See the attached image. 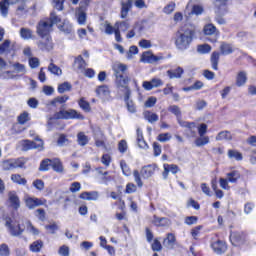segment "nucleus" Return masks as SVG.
<instances>
[{
  "instance_id": "obj_1",
  "label": "nucleus",
  "mask_w": 256,
  "mask_h": 256,
  "mask_svg": "<svg viewBox=\"0 0 256 256\" xmlns=\"http://www.w3.org/2000/svg\"><path fill=\"white\" fill-rule=\"evenodd\" d=\"M193 37H195V30L193 28L188 26L180 28L175 35L176 48L180 51L189 49V45L193 42Z\"/></svg>"
},
{
  "instance_id": "obj_2",
  "label": "nucleus",
  "mask_w": 256,
  "mask_h": 256,
  "mask_svg": "<svg viewBox=\"0 0 256 256\" xmlns=\"http://www.w3.org/2000/svg\"><path fill=\"white\" fill-rule=\"evenodd\" d=\"M5 227H7L8 233L12 237H19L20 235H23V231H25L24 228H21V224L11 218H6Z\"/></svg>"
},
{
  "instance_id": "obj_3",
  "label": "nucleus",
  "mask_w": 256,
  "mask_h": 256,
  "mask_svg": "<svg viewBox=\"0 0 256 256\" xmlns=\"http://www.w3.org/2000/svg\"><path fill=\"white\" fill-rule=\"evenodd\" d=\"M43 140L36 136L34 141L30 140H22L20 141V147H22V151H29L31 149H39V151H43Z\"/></svg>"
},
{
  "instance_id": "obj_4",
  "label": "nucleus",
  "mask_w": 256,
  "mask_h": 256,
  "mask_svg": "<svg viewBox=\"0 0 256 256\" xmlns=\"http://www.w3.org/2000/svg\"><path fill=\"white\" fill-rule=\"evenodd\" d=\"M23 201L27 209H35L36 207H41V205H45V200L37 198L35 196H31L29 194L24 195Z\"/></svg>"
},
{
  "instance_id": "obj_5",
  "label": "nucleus",
  "mask_w": 256,
  "mask_h": 256,
  "mask_svg": "<svg viewBox=\"0 0 256 256\" xmlns=\"http://www.w3.org/2000/svg\"><path fill=\"white\" fill-rule=\"evenodd\" d=\"M165 57H163V54L155 55L151 51H146L141 55L140 61L141 63H159V61H163Z\"/></svg>"
},
{
  "instance_id": "obj_6",
  "label": "nucleus",
  "mask_w": 256,
  "mask_h": 256,
  "mask_svg": "<svg viewBox=\"0 0 256 256\" xmlns=\"http://www.w3.org/2000/svg\"><path fill=\"white\" fill-rule=\"evenodd\" d=\"M53 30V24L48 20H41L37 26V33L40 37H49V33Z\"/></svg>"
},
{
  "instance_id": "obj_7",
  "label": "nucleus",
  "mask_w": 256,
  "mask_h": 256,
  "mask_svg": "<svg viewBox=\"0 0 256 256\" xmlns=\"http://www.w3.org/2000/svg\"><path fill=\"white\" fill-rule=\"evenodd\" d=\"M129 27H131V24L127 21L116 22L115 41H117V43H121L123 41L121 31H128Z\"/></svg>"
},
{
  "instance_id": "obj_8",
  "label": "nucleus",
  "mask_w": 256,
  "mask_h": 256,
  "mask_svg": "<svg viewBox=\"0 0 256 256\" xmlns=\"http://www.w3.org/2000/svg\"><path fill=\"white\" fill-rule=\"evenodd\" d=\"M164 83L161 78H152L150 81H144L142 83L143 89L145 91H152V89H157V87H163Z\"/></svg>"
},
{
  "instance_id": "obj_9",
  "label": "nucleus",
  "mask_w": 256,
  "mask_h": 256,
  "mask_svg": "<svg viewBox=\"0 0 256 256\" xmlns=\"http://www.w3.org/2000/svg\"><path fill=\"white\" fill-rule=\"evenodd\" d=\"M129 81H131V78L128 76H116V87H118V89H124L125 93H127L131 91V89H129Z\"/></svg>"
},
{
  "instance_id": "obj_10",
  "label": "nucleus",
  "mask_w": 256,
  "mask_h": 256,
  "mask_svg": "<svg viewBox=\"0 0 256 256\" xmlns=\"http://www.w3.org/2000/svg\"><path fill=\"white\" fill-rule=\"evenodd\" d=\"M21 0H2L0 1V13L2 17H7L9 13V5H15Z\"/></svg>"
},
{
  "instance_id": "obj_11",
  "label": "nucleus",
  "mask_w": 256,
  "mask_h": 256,
  "mask_svg": "<svg viewBox=\"0 0 256 256\" xmlns=\"http://www.w3.org/2000/svg\"><path fill=\"white\" fill-rule=\"evenodd\" d=\"M8 201L10 203V207L12 209H19L21 207V200L19 199V196L17 195V192L12 191L8 193Z\"/></svg>"
},
{
  "instance_id": "obj_12",
  "label": "nucleus",
  "mask_w": 256,
  "mask_h": 256,
  "mask_svg": "<svg viewBox=\"0 0 256 256\" xmlns=\"http://www.w3.org/2000/svg\"><path fill=\"white\" fill-rule=\"evenodd\" d=\"M155 171H157V165L152 164L144 166L141 169L140 174L143 177V179H149L150 177H153V175H155Z\"/></svg>"
},
{
  "instance_id": "obj_13",
  "label": "nucleus",
  "mask_w": 256,
  "mask_h": 256,
  "mask_svg": "<svg viewBox=\"0 0 256 256\" xmlns=\"http://www.w3.org/2000/svg\"><path fill=\"white\" fill-rule=\"evenodd\" d=\"M133 7V0H122L121 2V19H127L129 11Z\"/></svg>"
},
{
  "instance_id": "obj_14",
  "label": "nucleus",
  "mask_w": 256,
  "mask_h": 256,
  "mask_svg": "<svg viewBox=\"0 0 256 256\" xmlns=\"http://www.w3.org/2000/svg\"><path fill=\"white\" fill-rule=\"evenodd\" d=\"M38 47L42 51H51V49H53V42L51 41V37L42 36V40L39 42Z\"/></svg>"
},
{
  "instance_id": "obj_15",
  "label": "nucleus",
  "mask_w": 256,
  "mask_h": 256,
  "mask_svg": "<svg viewBox=\"0 0 256 256\" xmlns=\"http://www.w3.org/2000/svg\"><path fill=\"white\" fill-rule=\"evenodd\" d=\"M211 247L215 253L221 255L227 251V244L221 240H217L211 244Z\"/></svg>"
},
{
  "instance_id": "obj_16",
  "label": "nucleus",
  "mask_w": 256,
  "mask_h": 256,
  "mask_svg": "<svg viewBox=\"0 0 256 256\" xmlns=\"http://www.w3.org/2000/svg\"><path fill=\"white\" fill-rule=\"evenodd\" d=\"M164 171L162 173L163 178L167 179L169 177V173H173V175H176V173H179V166L175 164H164Z\"/></svg>"
},
{
  "instance_id": "obj_17",
  "label": "nucleus",
  "mask_w": 256,
  "mask_h": 256,
  "mask_svg": "<svg viewBox=\"0 0 256 256\" xmlns=\"http://www.w3.org/2000/svg\"><path fill=\"white\" fill-rule=\"evenodd\" d=\"M94 141L96 147H103L104 149L106 148L105 137L103 136V132L100 129L94 132Z\"/></svg>"
},
{
  "instance_id": "obj_18",
  "label": "nucleus",
  "mask_w": 256,
  "mask_h": 256,
  "mask_svg": "<svg viewBox=\"0 0 256 256\" xmlns=\"http://www.w3.org/2000/svg\"><path fill=\"white\" fill-rule=\"evenodd\" d=\"M129 97H131V91H127L124 95V101L126 103L127 110L129 113H136L137 108L135 107V103H133V100H131Z\"/></svg>"
},
{
  "instance_id": "obj_19",
  "label": "nucleus",
  "mask_w": 256,
  "mask_h": 256,
  "mask_svg": "<svg viewBox=\"0 0 256 256\" xmlns=\"http://www.w3.org/2000/svg\"><path fill=\"white\" fill-rule=\"evenodd\" d=\"M80 199H83L84 201H97V199H99V192H82L80 194Z\"/></svg>"
},
{
  "instance_id": "obj_20",
  "label": "nucleus",
  "mask_w": 256,
  "mask_h": 256,
  "mask_svg": "<svg viewBox=\"0 0 256 256\" xmlns=\"http://www.w3.org/2000/svg\"><path fill=\"white\" fill-rule=\"evenodd\" d=\"M215 7H217L218 15H225L228 11L227 0H215Z\"/></svg>"
},
{
  "instance_id": "obj_21",
  "label": "nucleus",
  "mask_w": 256,
  "mask_h": 256,
  "mask_svg": "<svg viewBox=\"0 0 256 256\" xmlns=\"http://www.w3.org/2000/svg\"><path fill=\"white\" fill-rule=\"evenodd\" d=\"M177 241V238L175 237V234L168 233L166 238L163 241L164 247H167V249H173L175 247V243Z\"/></svg>"
},
{
  "instance_id": "obj_22",
  "label": "nucleus",
  "mask_w": 256,
  "mask_h": 256,
  "mask_svg": "<svg viewBox=\"0 0 256 256\" xmlns=\"http://www.w3.org/2000/svg\"><path fill=\"white\" fill-rule=\"evenodd\" d=\"M112 70L114 71L115 77H121L123 76L121 73H125L127 71V65L117 62L113 64Z\"/></svg>"
},
{
  "instance_id": "obj_23",
  "label": "nucleus",
  "mask_w": 256,
  "mask_h": 256,
  "mask_svg": "<svg viewBox=\"0 0 256 256\" xmlns=\"http://www.w3.org/2000/svg\"><path fill=\"white\" fill-rule=\"evenodd\" d=\"M230 241L232 245L237 247V245H241L243 243V233L242 232H232L230 234Z\"/></svg>"
},
{
  "instance_id": "obj_24",
  "label": "nucleus",
  "mask_w": 256,
  "mask_h": 256,
  "mask_svg": "<svg viewBox=\"0 0 256 256\" xmlns=\"http://www.w3.org/2000/svg\"><path fill=\"white\" fill-rule=\"evenodd\" d=\"M13 51V45L11 44V40H5L0 45V55H9Z\"/></svg>"
},
{
  "instance_id": "obj_25",
  "label": "nucleus",
  "mask_w": 256,
  "mask_h": 256,
  "mask_svg": "<svg viewBox=\"0 0 256 256\" xmlns=\"http://www.w3.org/2000/svg\"><path fill=\"white\" fill-rule=\"evenodd\" d=\"M69 101V96H58L47 103V105L51 107H59V105H63V103H67Z\"/></svg>"
},
{
  "instance_id": "obj_26",
  "label": "nucleus",
  "mask_w": 256,
  "mask_h": 256,
  "mask_svg": "<svg viewBox=\"0 0 256 256\" xmlns=\"http://www.w3.org/2000/svg\"><path fill=\"white\" fill-rule=\"evenodd\" d=\"M247 83V72L246 71H240L236 75V86L237 87H243Z\"/></svg>"
},
{
  "instance_id": "obj_27",
  "label": "nucleus",
  "mask_w": 256,
  "mask_h": 256,
  "mask_svg": "<svg viewBox=\"0 0 256 256\" xmlns=\"http://www.w3.org/2000/svg\"><path fill=\"white\" fill-rule=\"evenodd\" d=\"M143 116H144V119L148 121V123H157V121H159V115L149 110L144 111Z\"/></svg>"
},
{
  "instance_id": "obj_28",
  "label": "nucleus",
  "mask_w": 256,
  "mask_h": 256,
  "mask_svg": "<svg viewBox=\"0 0 256 256\" xmlns=\"http://www.w3.org/2000/svg\"><path fill=\"white\" fill-rule=\"evenodd\" d=\"M136 133H137L138 147H140V149H148L149 146L147 145V142H145V138H143V131L137 128Z\"/></svg>"
},
{
  "instance_id": "obj_29",
  "label": "nucleus",
  "mask_w": 256,
  "mask_h": 256,
  "mask_svg": "<svg viewBox=\"0 0 256 256\" xmlns=\"http://www.w3.org/2000/svg\"><path fill=\"white\" fill-rule=\"evenodd\" d=\"M67 119H80V120H83V119H85V116H83L81 113H79L75 109H68V110H66V120Z\"/></svg>"
},
{
  "instance_id": "obj_30",
  "label": "nucleus",
  "mask_w": 256,
  "mask_h": 256,
  "mask_svg": "<svg viewBox=\"0 0 256 256\" xmlns=\"http://www.w3.org/2000/svg\"><path fill=\"white\" fill-rule=\"evenodd\" d=\"M226 179L229 181V183H237V181L241 179V173L237 170H232L226 174Z\"/></svg>"
},
{
  "instance_id": "obj_31",
  "label": "nucleus",
  "mask_w": 256,
  "mask_h": 256,
  "mask_svg": "<svg viewBox=\"0 0 256 256\" xmlns=\"http://www.w3.org/2000/svg\"><path fill=\"white\" fill-rule=\"evenodd\" d=\"M156 227H169L171 225V221L167 218H159L157 216H154V219L152 221Z\"/></svg>"
},
{
  "instance_id": "obj_32",
  "label": "nucleus",
  "mask_w": 256,
  "mask_h": 256,
  "mask_svg": "<svg viewBox=\"0 0 256 256\" xmlns=\"http://www.w3.org/2000/svg\"><path fill=\"white\" fill-rule=\"evenodd\" d=\"M228 159H234V161H243V154L236 149L228 150Z\"/></svg>"
},
{
  "instance_id": "obj_33",
  "label": "nucleus",
  "mask_w": 256,
  "mask_h": 256,
  "mask_svg": "<svg viewBox=\"0 0 256 256\" xmlns=\"http://www.w3.org/2000/svg\"><path fill=\"white\" fill-rule=\"evenodd\" d=\"M77 143L80 145V147H85V145L89 144V136L85 134V132H79L77 134Z\"/></svg>"
},
{
  "instance_id": "obj_34",
  "label": "nucleus",
  "mask_w": 256,
  "mask_h": 256,
  "mask_svg": "<svg viewBox=\"0 0 256 256\" xmlns=\"http://www.w3.org/2000/svg\"><path fill=\"white\" fill-rule=\"evenodd\" d=\"M233 139V134L229 131H221L216 136V141H231Z\"/></svg>"
},
{
  "instance_id": "obj_35",
  "label": "nucleus",
  "mask_w": 256,
  "mask_h": 256,
  "mask_svg": "<svg viewBox=\"0 0 256 256\" xmlns=\"http://www.w3.org/2000/svg\"><path fill=\"white\" fill-rule=\"evenodd\" d=\"M58 29L60 31H63V33H71V31H73V26H71V23H69V21L64 20L63 22H60V24H58Z\"/></svg>"
},
{
  "instance_id": "obj_36",
  "label": "nucleus",
  "mask_w": 256,
  "mask_h": 256,
  "mask_svg": "<svg viewBox=\"0 0 256 256\" xmlns=\"http://www.w3.org/2000/svg\"><path fill=\"white\" fill-rule=\"evenodd\" d=\"M167 75L170 79H179L183 75V68L178 67L175 70H168Z\"/></svg>"
},
{
  "instance_id": "obj_37",
  "label": "nucleus",
  "mask_w": 256,
  "mask_h": 256,
  "mask_svg": "<svg viewBox=\"0 0 256 256\" xmlns=\"http://www.w3.org/2000/svg\"><path fill=\"white\" fill-rule=\"evenodd\" d=\"M52 169L56 173H63V171H64L63 163L61 162V160L59 158H55L52 160Z\"/></svg>"
},
{
  "instance_id": "obj_38",
  "label": "nucleus",
  "mask_w": 256,
  "mask_h": 256,
  "mask_svg": "<svg viewBox=\"0 0 256 256\" xmlns=\"http://www.w3.org/2000/svg\"><path fill=\"white\" fill-rule=\"evenodd\" d=\"M17 121L19 125H25V123L31 121V114H29L27 111H24L17 117Z\"/></svg>"
},
{
  "instance_id": "obj_39",
  "label": "nucleus",
  "mask_w": 256,
  "mask_h": 256,
  "mask_svg": "<svg viewBox=\"0 0 256 256\" xmlns=\"http://www.w3.org/2000/svg\"><path fill=\"white\" fill-rule=\"evenodd\" d=\"M220 53L221 55H231V53H233V46H231V44L222 42L220 45Z\"/></svg>"
},
{
  "instance_id": "obj_40",
  "label": "nucleus",
  "mask_w": 256,
  "mask_h": 256,
  "mask_svg": "<svg viewBox=\"0 0 256 256\" xmlns=\"http://www.w3.org/2000/svg\"><path fill=\"white\" fill-rule=\"evenodd\" d=\"M11 181L16 183V185H27V179L23 178L20 174H12Z\"/></svg>"
},
{
  "instance_id": "obj_41",
  "label": "nucleus",
  "mask_w": 256,
  "mask_h": 256,
  "mask_svg": "<svg viewBox=\"0 0 256 256\" xmlns=\"http://www.w3.org/2000/svg\"><path fill=\"white\" fill-rule=\"evenodd\" d=\"M219 57L220 54L219 52H213L211 55V65H212V69H214V71H217L219 69Z\"/></svg>"
},
{
  "instance_id": "obj_42",
  "label": "nucleus",
  "mask_w": 256,
  "mask_h": 256,
  "mask_svg": "<svg viewBox=\"0 0 256 256\" xmlns=\"http://www.w3.org/2000/svg\"><path fill=\"white\" fill-rule=\"evenodd\" d=\"M96 93L98 95V97H100L101 99H103L104 97H109V87L107 86H99L96 89Z\"/></svg>"
},
{
  "instance_id": "obj_43",
  "label": "nucleus",
  "mask_w": 256,
  "mask_h": 256,
  "mask_svg": "<svg viewBox=\"0 0 256 256\" xmlns=\"http://www.w3.org/2000/svg\"><path fill=\"white\" fill-rule=\"evenodd\" d=\"M42 248H43V241L41 240L34 241L30 245V251H32V253H39V251H41Z\"/></svg>"
},
{
  "instance_id": "obj_44",
  "label": "nucleus",
  "mask_w": 256,
  "mask_h": 256,
  "mask_svg": "<svg viewBox=\"0 0 256 256\" xmlns=\"http://www.w3.org/2000/svg\"><path fill=\"white\" fill-rule=\"evenodd\" d=\"M74 65L77 67V69L83 70L85 67H87V62H85L83 56H78L75 58Z\"/></svg>"
},
{
  "instance_id": "obj_45",
  "label": "nucleus",
  "mask_w": 256,
  "mask_h": 256,
  "mask_svg": "<svg viewBox=\"0 0 256 256\" xmlns=\"http://www.w3.org/2000/svg\"><path fill=\"white\" fill-rule=\"evenodd\" d=\"M209 143V136H200L195 140L196 147H203V145H208Z\"/></svg>"
},
{
  "instance_id": "obj_46",
  "label": "nucleus",
  "mask_w": 256,
  "mask_h": 256,
  "mask_svg": "<svg viewBox=\"0 0 256 256\" xmlns=\"http://www.w3.org/2000/svg\"><path fill=\"white\" fill-rule=\"evenodd\" d=\"M79 107L80 109H82L83 111H85L86 113H89V111H91V105L89 104V102H87L85 100V98H81L78 101Z\"/></svg>"
},
{
  "instance_id": "obj_47",
  "label": "nucleus",
  "mask_w": 256,
  "mask_h": 256,
  "mask_svg": "<svg viewBox=\"0 0 256 256\" xmlns=\"http://www.w3.org/2000/svg\"><path fill=\"white\" fill-rule=\"evenodd\" d=\"M26 231L30 233V235H39V229L34 227L31 221L26 222Z\"/></svg>"
},
{
  "instance_id": "obj_48",
  "label": "nucleus",
  "mask_w": 256,
  "mask_h": 256,
  "mask_svg": "<svg viewBox=\"0 0 256 256\" xmlns=\"http://www.w3.org/2000/svg\"><path fill=\"white\" fill-rule=\"evenodd\" d=\"M168 111L172 113V115H175L177 119H180L181 117V108L177 105H171L168 107Z\"/></svg>"
},
{
  "instance_id": "obj_49",
  "label": "nucleus",
  "mask_w": 256,
  "mask_h": 256,
  "mask_svg": "<svg viewBox=\"0 0 256 256\" xmlns=\"http://www.w3.org/2000/svg\"><path fill=\"white\" fill-rule=\"evenodd\" d=\"M120 167L122 169L123 175L126 177H130L131 175V168L127 165V162L125 160L120 161Z\"/></svg>"
},
{
  "instance_id": "obj_50",
  "label": "nucleus",
  "mask_w": 256,
  "mask_h": 256,
  "mask_svg": "<svg viewBox=\"0 0 256 256\" xmlns=\"http://www.w3.org/2000/svg\"><path fill=\"white\" fill-rule=\"evenodd\" d=\"M203 31L206 35H215L217 28L213 24H207L204 26Z\"/></svg>"
},
{
  "instance_id": "obj_51",
  "label": "nucleus",
  "mask_w": 256,
  "mask_h": 256,
  "mask_svg": "<svg viewBox=\"0 0 256 256\" xmlns=\"http://www.w3.org/2000/svg\"><path fill=\"white\" fill-rule=\"evenodd\" d=\"M77 21L79 25H85V21H87V14H85L83 10H78Z\"/></svg>"
},
{
  "instance_id": "obj_52",
  "label": "nucleus",
  "mask_w": 256,
  "mask_h": 256,
  "mask_svg": "<svg viewBox=\"0 0 256 256\" xmlns=\"http://www.w3.org/2000/svg\"><path fill=\"white\" fill-rule=\"evenodd\" d=\"M48 71H50V73H52L53 75H62L63 71L61 70V68H59L57 65L51 63L48 66Z\"/></svg>"
},
{
  "instance_id": "obj_53",
  "label": "nucleus",
  "mask_w": 256,
  "mask_h": 256,
  "mask_svg": "<svg viewBox=\"0 0 256 256\" xmlns=\"http://www.w3.org/2000/svg\"><path fill=\"white\" fill-rule=\"evenodd\" d=\"M198 53L205 55L207 53H211V46L209 44L199 45L197 48Z\"/></svg>"
},
{
  "instance_id": "obj_54",
  "label": "nucleus",
  "mask_w": 256,
  "mask_h": 256,
  "mask_svg": "<svg viewBox=\"0 0 256 256\" xmlns=\"http://www.w3.org/2000/svg\"><path fill=\"white\" fill-rule=\"evenodd\" d=\"M71 83L64 82L58 85V93H66V91H71Z\"/></svg>"
},
{
  "instance_id": "obj_55",
  "label": "nucleus",
  "mask_w": 256,
  "mask_h": 256,
  "mask_svg": "<svg viewBox=\"0 0 256 256\" xmlns=\"http://www.w3.org/2000/svg\"><path fill=\"white\" fill-rule=\"evenodd\" d=\"M177 121H178L180 127H187V129H190V130L195 129V123H194V122H186V121H183V120L181 119V117L178 118Z\"/></svg>"
},
{
  "instance_id": "obj_56",
  "label": "nucleus",
  "mask_w": 256,
  "mask_h": 256,
  "mask_svg": "<svg viewBox=\"0 0 256 256\" xmlns=\"http://www.w3.org/2000/svg\"><path fill=\"white\" fill-rule=\"evenodd\" d=\"M47 21H50L53 25H61V18L55 14V12H52L50 14V19H47Z\"/></svg>"
},
{
  "instance_id": "obj_57",
  "label": "nucleus",
  "mask_w": 256,
  "mask_h": 256,
  "mask_svg": "<svg viewBox=\"0 0 256 256\" xmlns=\"http://www.w3.org/2000/svg\"><path fill=\"white\" fill-rule=\"evenodd\" d=\"M57 144L59 145V147L69 145V138H67V135L61 134L57 140Z\"/></svg>"
},
{
  "instance_id": "obj_58",
  "label": "nucleus",
  "mask_w": 256,
  "mask_h": 256,
  "mask_svg": "<svg viewBox=\"0 0 256 256\" xmlns=\"http://www.w3.org/2000/svg\"><path fill=\"white\" fill-rule=\"evenodd\" d=\"M171 137L170 133H162L157 136V141H160V143H167V141H171Z\"/></svg>"
},
{
  "instance_id": "obj_59",
  "label": "nucleus",
  "mask_w": 256,
  "mask_h": 256,
  "mask_svg": "<svg viewBox=\"0 0 256 256\" xmlns=\"http://www.w3.org/2000/svg\"><path fill=\"white\" fill-rule=\"evenodd\" d=\"M32 185L37 189V191H43V189H45V182L41 179L34 180Z\"/></svg>"
},
{
  "instance_id": "obj_60",
  "label": "nucleus",
  "mask_w": 256,
  "mask_h": 256,
  "mask_svg": "<svg viewBox=\"0 0 256 256\" xmlns=\"http://www.w3.org/2000/svg\"><path fill=\"white\" fill-rule=\"evenodd\" d=\"M20 35L22 39H31V37H33V32H31L30 29L22 28L20 30Z\"/></svg>"
},
{
  "instance_id": "obj_61",
  "label": "nucleus",
  "mask_w": 256,
  "mask_h": 256,
  "mask_svg": "<svg viewBox=\"0 0 256 256\" xmlns=\"http://www.w3.org/2000/svg\"><path fill=\"white\" fill-rule=\"evenodd\" d=\"M53 160L45 159L40 164V171H49V166L52 165Z\"/></svg>"
},
{
  "instance_id": "obj_62",
  "label": "nucleus",
  "mask_w": 256,
  "mask_h": 256,
  "mask_svg": "<svg viewBox=\"0 0 256 256\" xmlns=\"http://www.w3.org/2000/svg\"><path fill=\"white\" fill-rule=\"evenodd\" d=\"M137 53H139V48L137 46H131L126 54V59H133V55H137Z\"/></svg>"
},
{
  "instance_id": "obj_63",
  "label": "nucleus",
  "mask_w": 256,
  "mask_h": 256,
  "mask_svg": "<svg viewBox=\"0 0 256 256\" xmlns=\"http://www.w3.org/2000/svg\"><path fill=\"white\" fill-rule=\"evenodd\" d=\"M133 177H134V181L138 185V187H143V181L141 180V173H139V170L133 171Z\"/></svg>"
},
{
  "instance_id": "obj_64",
  "label": "nucleus",
  "mask_w": 256,
  "mask_h": 256,
  "mask_svg": "<svg viewBox=\"0 0 256 256\" xmlns=\"http://www.w3.org/2000/svg\"><path fill=\"white\" fill-rule=\"evenodd\" d=\"M11 255V250L7 244L0 245V256H9Z\"/></svg>"
}]
</instances>
